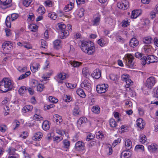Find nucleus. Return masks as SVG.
Here are the masks:
<instances>
[{"label":"nucleus","instance_id":"obj_1","mask_svg":"<svg viewBox=\"0 0 158 158\" xmlns=\"http://www.w3.org/2000/svg\"><path fill=\"white\" fill-rule=\"evenodd\" d=\"M94 43L90 41H83L81 46V48L82 51L89 55L94 53Z\"/></svg>","mask_w":158,"mask_h":158},{"label":"nucleus","instance_id":"obj_2","mask_svg":"<svg viewBox=\"0 0 158 158\" xmlns=\"http://www.w3.org/2000/svg\"><path fill=\"white\" fill-rule=\"evenodd\" d=\"M12 86L11 81L8 78H4L0 82V90L3 93L11 90Z\"/></svg>","mask_w":158,"mask_h":158},{"label":"nucleus","instance_id":"obj_3","mask_svg":"<svg viewBox=\"0 0 158 158\" xmlns=\"http://www.w3.org/2000/svg\"><path fill=\"white\" fill-rule=\"evenodd\" d=\"M134 57L131 54H128L127 57L126 58V65L128 68H132L134 65V62L133 61Z\"/></svg>","mask_w":158,"mask_h":158},{"label":"nucleus","instance_id":"obj_4","mask_svg":"<svg viewBox=\"0 0 158 158\" xmlns=\"http://www.w3.org/2000/svg\"><path fill=\"white\" fill-rule=\"evenodd\" d=\"M155 83L156 80L154 77H151L147 79L145 85L147 88L151 89Z\"/></svg>","mask_w":158,"mask_h":158},{"label":"nucleus","instance_id":"obj_5","mask_svg":"<svg viewBox=\"0 0 158 158\" xmlns=\"http://www.w3.org/2000/svg\"><path fill=\"white\" fill-rule=\"evenodd\" d=\"M158 57L155 56L149 55L144 57L145 63L149 64L151 63H155L158 62Z\"/></svg>","mask_w":158,"mask_h":158},{"label":"nucleus","instance_id":"obj_6","mask_svg":"<svg viewBox=\"0 0 158 158\" xmlns=\"http://www.w3.org/2000/svg\"><path fill=\"white\" fill-rule=\"evenodd\" d=\"M108 86L107 84H102L97 85L96 90L98 93L101 94L105 93L108 89Z\"/></svg>","mask_w":158,"mask_h":158},{"label":"nucleus","instance_id":"obj_7","mask_svg":"<svg viewBox=\"0 0 158 158\" xmlns=\"http://www.w3.org/2000/svg\"><path fill=\"white\" fill-rule=\"evenodd\" d=\"M118 7L123 10H126L129 7V2L126 0H123L122 2L118 3L117 4Z\"/></svg>","mask_w":158,"mask_h":158},{"label":"nucleus","instance_id":"obj_8","mask_svg":"<svg viewBox=\"0 0 158 158\" xmlns=\"http://www.w3.org/2000/svg\"><path fill=\"white\" fill-rule=\"evenodd\" d=\"M75 149L79 151H82L85 150V143L82 141H78L75 144Z\"/></svg>","mask_w":158,"mask_h":158},{"label":"nucleus","instance_id":"obj_9","mask_svg":"<svg viewBox=\"0 0 158 158\" xmlns=\"http://www.w3.org/2000/svg\"><path fill=\"white\" fill-rule=\"evenodd\" d=\"M66 78V74L64 73H60L56 77V79L58 82L61 84L63 83V80L65 79Z\"/></svg>","mask_w":158,"mask_h":158},{"label":"nucleus","instance_id":"obj_10","mask_svg":"<svg viewBox=\"0 0 158 158\" xmlns=\"http://www.w3.org/2000/svg\"><path fill=\"white\" fill-rule=\"evenodd\" d=\"M81 87L85 88L88 91H90L91 89V85L89 81L85 80L81 84Z\"/></svg>","mask_w":158,"mask_h":158},{"label":"nucleus","instance_id":"obj_11","mask_svg":"<svg viewBox=\"0 0 158 158\" xmlns=\"http://www.w3.org/2000/svg\"><path fill=\"white\" fill-rule=\"evenodd\" d=\"M2 47L5 51H9L12 47V44L10 41H6L3 43Z\"/></svg>","mask_w":158,"mask_h":158},{"label":"nucleus","instance_id":"obj_12","mask_svg":"<svg viewBox=\"0 0 158 158\" xmlns=\"http://www.w3.org/2000/svg\"><path fill=\"white\" fill-rule=\"evenodd\" d=\"M148 150L151 152L155 153L158 151V145L156 143H152L148 146Z\"/></svg>","mask_w":158,"mask_h":158},{"label":"nucleus","instance_id":"obj_13","mask_svg":"<svg viewBox=\"0 0 158 158\" xmlns=\"http://www.w3.org/2000/svg\"><path fill=\"white\" fill-rule=\"evenodd\" d=\"M129 44L131 47L135 48L139 44V41L136 38H133L131 39Z\"/></svg>","mask_w":158,"mask_h":158},{"label":"nucleus","instance_id":"obj_14","mask_svg":"<svg viewBox=\"0 0 158 158\" xmlns=\"http://www.w3.org/2000/svg\"><path fill=\"white\" fill-rule=\"evenodd\" d=\"M101 72L99 69H95L92 74V76L94 78L99 79L101 76Z\"/></svg>","mask_w":158,"mask_h":158},{"label":"nucleus","instance_id":"obj_15","mask_svg":"<svg viewBox=\"0 0 158 158\" xmlns=\"http://www.w3.org/2000/svg\"><path fill=\"white\" fill-rule=\"evenodd\" d=\"M131 155V153L128 150H125L121 154V157L124 158H129Z\"/></svg>","mask_w":158,"mask_h":158},{"label":"nucleus","instance_id":"obj_16","mask_svg":"<svg viewBox=\"0 0 158 158\" xmlns=\"http://www.w3.org/2000/svg\"><path fill=\"white\" fill-rule=\"evenodd\" d=\"M141 14L140 11L139 10H134L132 11L131 17L132 19H135Z\"/></svg>","mask_w":158,"mask_h":158},{"label":"nucleus","instance_id":"obj_17","mask_svg":"<svg viewBox=\"0 0 158 158\" xmlns=\"http://www.w3.org/2000/svg\"><path fill=\"white\" fill-rule=\"evenodd\" d=\"M43 136L42 133L40 132H37L35 134L34 136L32 137V139L34 140H39L41 139Z\"/></svg>","mask_w":158,"mask_h":158},{"label":"nucleus","instance_id":"obj_18","mask_svg":"<svg viewBox=\"0 0 158 158\" xmlns=\"http://www.w3.org/2000/svg\"><path fill=\"white\" fill-rule=\"evenodd\" d=\"M125 146L127 149L129 150L132 147V143L131 141L129 139H125Z\"/></svg>","mask_w":158,"mask_h":158},{"label":"nucleus","instance_id":"obj_19","mask_svg":"<svg viewBox=\"0 0 158 158\" xmlns=\"http://www.w3.org/2000/svg\"><path fill=\"white\" fill-rule=\"evenodd\" d=\"M42 127L45 131L48 130L50 128L48 121H44L43 123Z\"/></svg>","mask_w":158,"mask_h":158},{"label":"nucleus","instance_id":"obj_20","mask_svg":"<svg viewBox=\"0 0 158 158\" xmlns=\"http://www.w3.org/2000/svg\"><path fill=\"white\" fill-rule=\"evenodd\" d=\"M77 94L81 97L84 98L86 96L83 90L82 89H78L77 91Z\"/></svg>","mask_w":158,"mask_h":158},{"label":"nucleus","instance_id":"obj_21","mask_svg":"<svg viewBox=\"0 0 158 158\" xmlns=\"http://www.w3.org/2000/svg\"><path fill=\"white\" fill-rule=\"evenodd\" d=\"M31 74V72L30 71L26 72L25 73L21 75L17 79L18 80H20L23 79Z\"/></svg>","mask_w":158,"mask_h":158},{"label":"nucleus","instance_id":"obj_22","mask_svg":"<svg viewBox=\"0 0 158 158\" xmlns=\"http://www.w3.org/2000/svg\"><path fill=\"white\" fill-rule=\"evenodd\" d=\"M143 120L142 119L139 118L136 121V124L138 127L142 129L144 127V126L143 123Z\"/></svg>","mask_w":158,"mask_h":158},{"label":"nucleus","instance_id":"obj_23","mask_svg":"<svg viewBox=\"0 0 158 158\" xmlns=\"http://www.w3.org/2000/svg\"><path fill=\"white\" fill-rule=\"evenodd\" d=\"M33 109V106L31 105H27L24 107L22 109L23 112L26 113L31 111Z\"/></svg>","mask_w":158,"mask_h":158},{"label":"nucleus","instance_id":"obj_24","mask_svg":"<svg viewBox=\"0 0 158 158\" xmlns=\"http://www.w3.org/2000/svg\"><path fill=\"white\" fill-rule=\"evenodd\" d=\"M69 63L74 67H78L82 64L81 62L76 61H70Z\"/></svg>","mask_w":158,"mask_h":158},{"label":"nucleus","instance_id":"obj_25","mask_svg":"<svg viewBox=\"0 0 158 158\" xmlns=\"http://www.w3.org/2000/svg\"><path fill=\"white\" fill-rule=\"evenodd\" d=\"M80 112V110L79 107L77 106H75L73 111V115L75 116H77L79 114Z\"/></svg>","mask_w":158,"mask_h":158},{"label":"nucleus","instance_id":"obj_26","mask_svg":"<svg viewBox=\"0 0 158 158\" xmlns=\"http://www.w3.org/2000/svg\"><path fill=\"white\" fill-rule=\"evenodd\" d=\"M38 27L34 24H31L29 27V29L31 31L36 32L38 29Z\"/></svg>","mask_w":158,"mask_h":158},{"label":"nucleus","instance_id":"obj_27","mask_svg":"<svg viewBox=\"0 0 158 158\" xmlns=\"http://www.w3.org/2000/svg\"><path fill=\"white\" fill-rule=\"evenodd\" d=\"M100 108L98 106H94L92 107V111L97 114L100 112Z\"/></svg>","mask_w":158,"mask_h":158},{"label":"nucleus","instance_id":"obj_28","mask_svg":"<svg viewBox=\"0 0 158 158\" xmlns=\"http://www.w3.org/2000/svg\"><path fill=\"white\" fill-rule=\"evenodd\" d=\"M109 123L110 127H116L117 126L116 122L115 120L112 118H111L109 120Z\"/></svg>","mask_w":158,"mask_h":158},{"label":"nucleus","instance_id":"obj_29","mask_svg":"<svg viewBox=\"0 0 158 158\" xmlns=\"http://www.w3.org/2000/svg\"><path fill=\"white\" fill-rule=\"evenodd\" d=\"M69 35V32L67 30H64L63 31H61V39H64Z\"/></svg>","mask_w":158,"mask_h":158},{"label":"nucleus","instance_id":"obj_30","mask_svg":"<svg viewBox=\"0 0 158 158\" xmlns=\"http://www.w3.org/2000/svg\"><path fill=\"white\" fill-rule=\"evenodd\" d=\"M57 25L59 29L61 31V32L65 30L66 27V25L62 23H58Z\"/></svg>","mask_w":158,"mask_h":158},{"label":"nucleus","instance_id":"obj_31","mask_svg":"<svg viewBox=\"0 0 158 158\" xmlns=\"http://www.w3.org/2000/svg\"><path fill=\"white\" fill-rule=\"evenodd\" d=\"M54 118L55 119L56 121V123H60L62 121V119L61 116L58 114H55L53 116Z\"/></svg>","mask_w":158,"mask_h":158},{"label":"nucleus","instance_id":"obj_32","mask_svg":"<svg viewBox=\"0 0 158 158\" xmlns=\"http://www.w3.org/2000/svg\"><path fill=\"white\" fill-rule=\"evenodd\" d=\"M60 40H56L53 42L54 46L56 49H59L60 47Z\"/></svg>","mask_w":158,"mask_h":158},{"label":"nucleus","instance_id":"obj_33","mask_svg":"<svg viewBox=\"0 0 158 158\" xmlns=\"http://www.w3.org/2000/svg\"><path fill=\"white\" fill-rule=\"evenodd\" d=\"M27 90L26 87L24 86L21 87L18 90V92L20 95H23L25 91Z\"/></svg>","mask_w":158,"mask_h":158},{"label":"nucleus","instance_id":"obj_34","mask_svg":"<svg viewBox=\"0 0 158 158\" xmlns=\"http://www.w3.org/2000/svg\"><path fill=\"white\" fill-rule=\"evenodd\" d=\"M100 20V18L99 16L96 17L93 21V24L94 26L99 25Z\"/></svg>","mask_w":158,"mask_h":158},{"label":"nucleus","instance_id":"obj_35","mask_svg":"<svg viewBox=\"0 0 158 158\" xmlns=\"http://www.w3.org/2000/svg\"><path fill=\"white\" fill-rule=\"evenodd\" d=\"M139 141L142 144L145 143L147 140V138L144 135H141L140 136Z\"/></svg>","mask_w":158,"mask_h":158},{"label":"nucleus","instance_id":"obj_36","mask_svg":"<svg viewBox=\"0 0 158 158\" xmlns=\"http://www.w3.org/2000/svg\"><path fill=\"white\" fill-rule=\"evenodd\" d=\"M135 56L139 59L144 60V57L146 56H144L142 53L138 52L135 54Z\"/></svg>","mask_w":158,"mask_h":158},{"label":"nucleus","instance_id":"obj_37","mask_svg":"<svg viewBox=\"0 0 158 158\" xmlns=\"http://www.w3.org/2000/svg\"><path fill=\"white\" fill-rule=\"evenodd\" d=\"M82 73L83 76L86 78L90 76V74L88 73V70L85 68L83 69Z\"/></svg>","mask_w":158,"mask_h":158},{"label":"nucleus","instance_id":"obj_38","mask_svg":"<svg viewBox=\"0 0 158 158\" xmlns=\"http://www.w3.org/2000/svg\"><path fill=\"white\" fill-rule=\"evenodd\" d=\"M45 87L44 85L42 84H39L37 86V90L38 91L41 92L43 91Z\"/></svg>","mask_w":158,"mask_h":158},{"label":"nucleus","instance_id":"obj_39","mask_svg":"<svg viewBox=\"0 0 158 158\" xmlns=\"http://www.w3.org/2000/svg\"><path fill=\"white\" fill-rule=\"evenodd\" d=\"M64 144V148H69L70 145V142L68 140L65 139L63 141Z\"/></svg>","mask_w":158,"mask_h":158},{"label":"nucleus","instance_id":"obj_40","mask_svg":"<svg viewBox=\"0 0 158 158\" xmlns=\"http://www.w3.org/2000/svg\"><path fill=\"white\" fill-rule=\"evenodd\" d=\"M11 19L10 17L9 16L7 17L6 19V26L8 27H11Z\"/></svg>","mask_w":158,"mask_h":158},{"label":"nucleus","instance_id":"obj_41","mask_svg":"<svg viewBox=\"0 0 158 158\" xmlns=\"http://www.w3.org/2000/svg\"><path fill=\"white\" fill-rule=\"evenodd\" d=\"M152 39L151 37H147L143 39V42L146 44H149L151 43Z\"/></svg>","mask_w":158,"mask_h":158},{"label":"nucleus","instance_id":"obj_42","mask_svg":"<svg viewBox=\"0 0 158 158\" xmlns=\"http://www.w3.org/2000/svg\"><path fill=\"white\" fill-rule=\"evenodd\" d=\"M37 11L39 14H44L45 11V9L44 6H40L37 9Z\"/></svg>","mask_w":158,"mask_h":158},{"label":"nucleus","instance_id":"obj_43","mask_svg":"<svg viewBox=\"0 0 158 158\" xmlns=\"http://www.w3.org/2000/svg\"><path fill=\"white\" fill-rule=\"evenodd\" d=\"M129 21L128 19H126L122 21L121 23L122 24V27H127L129 25Z\"/></svg>","mask_w":158,"mask_h":158},{"label":"nucleus","instance_id":"obj_44","mask_svg":"<svg viewBox=\"0 0 158 158\" xmlns=\"http://www.w3.org/2000/svg\"><path fill=\"white\" fill-rule=\"evenodd\" d=\"M153 97L158 98V87H156L153 90Z\"/></svg>","mask_w":158,"mask_h":158},{"label":"nucleus","instance_id":"obj_45","mask_svg":"<svg viewBox=\"0 0 158 158\" xmlns=\"http://www.w3.org/2000/svg\"><path fill=\"white\" fill-rule=\"evenodd\" d=\"M110 78L113 81H116L118 79L119 77L117 75L112 74L110 75Z\"/></svg>","mask_w":158,"mask_h":158},{"label":"nucleus","instance_id":"obj_46","mask_svg":"<svg viewBox=\"0 0 158 158\" xmlns=\"http://www.w3.org/2000/svg\"><path fill=\"white\" fill-rule=\"evenodd\" d=\"M98 43L101 46L103 47L106 44V42L103 39L101 38L98 40Z\"/></svg>","mask_w":158,"mask_h":158},{"label":"nucleus","instance_id":"obj_47","mask_svg":"<svg viewBox=\"0 0 158 158\" xmlns=\"http://www.w3.org/2000/svg\"><path fill=\"white\" fill-rule=\"evenodd\" d=\"M35 19V16L34 14L32 13H30L28 16L27 20L28 21H33Z\"/></svg>","mask_w":158,"mask_h":158},{"label":"nucleus","instance_id":"obj_48","mask_svg":"<svg viewBox=\"0 0 158 158\" xmlns=\"http://www.w3.org/2000/svg\"><path fill=\"white\" fill-rule=\"evenodd\" d=\"M48 16L52 19L55 20L56 19L57 17V15L56 13H52L48 14Z\"/></svg>","mask_w":158,"mask_h":158},{"label":"nucleus","instance_id":"obj_49","mask_svg":"<svg viewBox=\"0 0 158 158\" xmlns=\"http://www.w3.org/2000/svg\"><path fill=\"white\" fill-rule=\"evenodd\" d=\"M31 2L32 0H23V4L25 6H28Z\"/></svg>","mask_w":158,"mask_h":158},{"label":"nucleus","instance_id":"obj_50","mask_svg":"<svg viewBox=\"0 0 158 158\" xmlns=\"http://www.w3.org/2000/svg\"><path fill=\"white\" fill-rule=\"evenodd\" d=\"M49 99L50 102L53 103H56L58 102V100L57 98L53 97L52 96L49 97Z\"/></svg>","mask_w":158,"mask_h":158},{"label":"nucleus","instance_id":"obj_51","mask_svg":"<svg viewBox=\"0 0 158 158\" xmlns=\"http://www.w3.org/2000/svg\"><path fill=\"white\" fill-rule=\"evenodd\" d=\"M125 81L126 83L125 87L127 88L129 87L131 85H132V84L133 82H132V81L131 79H129V78Z\"/></svg>","mask_w":158,"mask_h":158},{"label":"nucleus","instance_id":"obj_52","mask_svg":"<svg viewBox=\"0 0 158 158\" xmlns=\"http://www.w3.org/2000/svg\"><path fill=\"white\" fill-rule=\"evenodd\" d=\"M19 16L18 14L16 13H13L11 15V21H13L16 20Z\"/></svg>","mask_w":158,"mask_h":158},{"label":"nucleus","instance_id":"obj_53","mask_svg":"<svg viewBox=\"0 0 158 158\" xmlns=\"http://www.w3.org/2000/svg\"><path fill=\"white\" fill-rule=\"evenodd\" d=\"M43 118L41 117V116L38 115L37 114H35L34 115V119H35L37 120H43Z\"/></svg>","mask_w":158,"mask_h":158},{"label":"nucleus","instance_id":"obj_54","mask_svg":"<svg viewBox=\"0 0 158 158\" xmlns=\"http://www.w3.org/2000/svg\"><path fill=\"white\" fill-rule=\"evenodd\" d=\"M129 76L127 74H124L121 76V79L123 81H125L129 78Z\"/></svg>","mask_w":158,"mask_h":158},{"label":"nucleus","instance_id":"obj_55","mask_svg":"<svg viewBox=\"0 0 158 158\" xmlns=\"http://www.w3.org/2000/svg\"><path fill=\"white\" fill-rule=\"evenodd\" d=\"M86 118L84 117L81 118L77 121L78 123L80 125L83 123L85 122V119Z\"/></svg>","mask_w":158,"mask_h":158},{"label":"nucleus","instance_id":"obj_56","mask_svg":"<svg viewBox=\"0 0 158 158\" xmlns=\"http://www.w3.org/2000/svg\"><path fill=\"white\" fill-rule=\"evenodd\" d=\"M113 114L115 118L117 119V121L119 122L121 120L120 118H119V114L118 112H114L113 113Z\"/></svg>","mask_w":158,"mask_h":158},{"label":"nucleus","instance_id":"obj_57","mask_svg":"<svg viewBox=\"0 0 158 158\" xmlns=\"http://www.w3.org/2000/svg\"><path fill=\"white\" fill-rule=\"evenodd\" d=\"M73 8L72 7V6H69V5L68 4L65 6L64 8V10L65 12H68L71 10Z\"/></svg>","mask_w":158,"mask_h":158},{"label":"nucleus","instance_id":"obj_58","mask_svg":"<svg viewBox=\"0 0 158 158\" xmlns=\"http://www.w3.org/2000/svg\"><path fill=\"white\" fill-rule=\"evenodd\" d=\"M25 44L23 45V46L27 48V49H30L32 48V45L29 43H26L24 42Z\"/></svg>","mask_w":158,"mask_h":158},{"label":"nucleus","instance_id":"obj_59","mask_svg":"<svg viewBox=\"0 0 158 158\" xmlns=\"http://www.w3.org/2000/svg\"><path fill=\"white\" fill-rule=\"evenodd\" d=\"M6 0H0V4L5 6V8L8 7L7 5H9V3H6Z\"/></svg>","mask_w":158,"mask_h":158},{"label":"nucleus","instance_id":"obj_60","mask_svg":"<svg viewBox=\"0 0 158 158\" xmlns=\"http://www.w3.org/2000/svg\"><path fill=\"white\" fill-rule=\"evenodd\" d=\"M18 70L21 73H23L27 70V67H19L18 69Z\"/></svg>","mask_w":158,"mask_h":158},{"label":"nucleus","instance_id":"obj_61","mask_svg":"<svg viewBox=\"0 0 158 158\" xmlns=\"http://www.w3.org/2000/svg\"><path fill=\"white\" fill-rule=\"evenodd\" d=\"M94 138V136L91 133L89 134L87 136V138L86 139V140L87 141H89L93 139Z\"/></svg>","mask_w":158,"mask_h":158},{"label":"nucleus","instance_id":"obj_62","mask_svg":"<svg viewBox=\"0 0 158 158\" xmlns=\"http://www.w3.org/2000/svg\"><path fill=\"white\" fill-rule=\"evenodd\" d=\"M138 149H140L142 151H144V147L142 145H137L135 147V150H137Z\"/></svg>","mask_w":158,"mask_h":158},{"label":"nucleus","instance_id":"obj_63","mask_svg":"<svg viewBox=\"0 0 158 158\" xmlns=\"http://www.w3.org/2000/svg\"><path fill=\"white\" fill-rule=\"evenodd\" d=\"M42 47L44 48H46L47 46V42L44 40H41Z\"/></svg>","mask_w":158,"mask_h":158},{"label":"nucleus","instance_id":"obj_64","mask_svg":"<svg viewBox=\"0 0 158 158\" xmlns=\"http://www.w3.org/2000/svg\"><path fill=\"white\" fill-rule=\"evenodd\" d=\"M19 156L17 154H10L8 158H19Z\"/></svg>","mask_w":158,"mask_h":158}]
</instances>
